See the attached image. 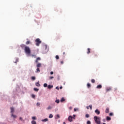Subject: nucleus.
Masks as SVG:
<instances>
[{
  "label": "nucleus",
  "instance_id": "1",
  "mask_svg": "<svg viewBox=\"0 0 124 124\" xmlns=\"http://www.w3.org/2000/svg\"><path fill=\"white\" fill-rule=\"evenodd\" d=\"M93 120L96 124H101V118L97 116L93 117Z\"/></svg>",
  "mask_w": 124,
  "mask_h": 124
},
{
  "label": "nucleus",
  "instance_id": "2",
  "mask_svg": "<svg viewBox=\"0 0 124 124\" xmlns=\"http://www.w3.org/2000/svg\"><path fill=\"white\" fill-rule=\"evenodd\" d=\"M24 50L26 55L28 56H30L31 55V49H30L29 46H26Z\"/></svg>",
  "mask_w": 124,
  "mask_h": 124
},
{
  "label": "nucleus",
  "instance_id": "3",
  "mask_svg": "<svg viewBox=\"0 0 124 124\" xmlns=\"http://www.w3.org/2000/svg\"><path fill=\"white\" fill-rule=\"evenodd\" d=\"M36 46H39L40 44H41V41L39 38H37L35 40Z\"/></svg>",
  "mask_w": 124,
  "mask_h": 124
},
{
  "label": "nucleus",
  "instance_id": "4",
  "mask_svg": "<svg viewBox=\"0 0 124 124\" xmlns=\"http://www.w3.org/2000/svg\"><path fill=\"white\" fill-rule=\"evenodd\" d=\"M72 119H73V117L71 116V115H70L68 118V121H69V122L71 123V122H72Z\"/></svg>",
  "mask_w": 124,
  "mask_h": 124
},
{
  "label": "nucleus",
  "instance_id": "5",
  "mask_svg": "<svg viewBox=\"0 0 124 124\" xmlns=\"http://www.w3.org/2000/svg\"><path fill=\"white\" fill-rule=\"evenodd\" d=\"M95 113L97 114V115H99V114H100V111H99V110L98 109H96L95 110Z\"/></svg>",
  "mask_w": 124,
  "mask_h": 124
},
{
  "label": "nucleus",
  "instance_id": "6",
  "mask_svg": "<svg viewBox=\"0 0 124 124\" xmlns=\"http://www.w3.org/2000/svg\"><path fill=\"white\" fill-rule=\"evenodd\" d=\"M20 47L22 48V49H26V47H27L26 46V45H24V44H21L20 45Z\"/></svg>",
  "mask_w": 124,
  "mask_h": 124
},
{
  "label": "nucleus",
  "instance_id": "7",
  "mask_svg": "<svg viewBox=\"0 0 124 124\" xmlns=\"http://www.w3.org/2000/svg\"><path fill=\"white\" fill-rule=\"evenodd\" d=\"M41 121L43 122V123H46V122H48V118L43 119Z\"/></svg>",
  "mask_w": 124,
  "mask_h": 124
},
{
  "label": "nucleus",
  "instance_id": "8",
  "mask_svg": "<svg viewBox=\"0 0 124 124\" xmlns=\"http://www.w3.org/2000/svg\"><path fill=\"white\" fill-rule=\"evenodd\" d=\"M14 111H15L14 108V107L11 108V113L12 114H13L14 113Z\"/></svg>",
  "mask_w": 124,
  "mask_h": 124
},
{
  "label": "nucleus",
  "instance_id": "9",
  "mask_svg": "<svg viewBox=\"0 0 124 124\" xmlns=\"http://www.w3.org/2000/svg\"><path fill=\"white\" fill-rule=\"evenodd\" d=\"M61 118V116H60L59 114H57L55 116V120H58V119H60Z\"/></svg>",
  "mask_w": 124,
  "mask_h": 124
},
{
  "label": "nucleus",
  "instance_id": "10",
  "mask_svg": "<svg viewBox=\"0 0 124 124\" xmlns=\"http://www.w3.org/2000/svg\"><path fill=\"white\" fill-rule=\"evenodd\" d=\"M36 87H40V84L39 83V81L35 83Z\"/></svg>",
  "mask_w": 124,
  "mask_h": 124
},
{
  "label": "nucleus",
  "instance_id": "11",
  "mask_svg": "<svg viewBox=\"0 0 124 124\" xmlns=\"http://www.w3.org/2000/svg\"><path fill=\"white\" fill-rule=\"evenodd\" d=\"M40 72V69L39 68H37L36 70L35 71L36 73H39Z\"/></svg>",
  "mask_w": 124,
  "mask_h": 124
},
{
  "label": "nucleus",
  "instance_id": "12",
  "mask_svg": "<svg viewBox=\"0 0 124 124\" xmlns=\"http://www.w3.org/2000/svg\"><path fill=\"white\" fill-rule=\"evenodd\" d=\"M102 88V86L101 84H99L97 86L96 89H101Z\"/></svg>",
  "mask_w": 124,
  "mask_h": 124
},
{
  "label": "nucleus",
  "instance_id": "13",
  "mask_svg": "<svg viewBox=\"0 0 124 124\" xmlns=\"http://www.w3.org/2000/svg\"><path fill=\"white\" fill-rule=\"evenodd\" d=\"M111 90H112V88L111 87H108L106 89V92H110Z\"/></svg>",
  "mask_w": 124,
  "mask_h": 124
},
{
  "label": "nucleus",
  "instance_id": "14",
  "mask_svg": "<svg viewBox=\"0 0 124 124\" xmlns=\"http://www.w3.org/2000/svg\"><path fill=\"white\" fill-rule=\"evenodd\" d=\"M37 67L39 68V67H41V63H38L37 65Z\"/></svg>",
  "mask_w": 124,
  "mask_h": 124
},
{
  "label": "nucleus",
  "instance_id": "15",
  "mask_svg": "<svg viewBox=\"0 0 124 124\" xmlns=\"http://www.w3.org/2000/svg\"><path fill=\"white\" fill-rule=\"evenodd\" d=\"M60 101L61 102H63V101H65V99L64 97H62Z\"/></svg>",
  "mask_w": 124,
  "mask_h": 124
},
{
  "label": "nucleus",
  "instance_id": "16",
  "mask_svg": "<svg viewBox=\"0 0 124 124\" xmlns=\"http://www.w3.org/2000/svg\"><path fill=\"white\" fill-rule=\"evenodd\" d=\"M11 117H13V119H15L17 116L16 115H14L13 113H12Z\"/></svg>",
  "mask_w": 124,
  "mask_h": 124
},
{
  "label": "nucleus",
  "instance_id": "17",
  "mask_svg": "<svg viewBox=\"0 0 124 124\" xmlns=\"http://www.w3.org/2000/svg\"><path fill=\"white\" fill-rule=\"evenodd\" d=\"M45 50H46V52L49 51V48H47V45H45Z\"/></svg>",
  "mask_w": 124,
  "mask_h": 124
},
{
  "label": "nucleus",
  "instance_id": "18",
  "mask_svg": "<svg viewBox=\"0 0 124 124\" xmlns=\"http://www.w3.org/2000/svg\"><path fill=\"white\" fill-rule=\"evenodd\" d=\"M19 62V58H16V62H15V63H17V62Z\"/></svg>",
  "mask_w": 124,
  "mask_h": 124
},
{
  "label": "nucleus",
  "instance_id": "19",
  "mask_svg": "<svg viewBox=\"0 0 124 124\" xmlns=\"http://www.w3.org/2000/svg\"><path fill=\"white\" fill-rule=\"evenodd\" d=\"M106 120L107 121H111V118L109 116H107Z\"/></svg>",
  "mask_w": 124,
  "mask_h": 124
},
{
  "label": "nucleus",
  "instance_id": "20",
  "mask_svg": "<svg viewBox=\"0 0 124 124\" xmlns=\"http://www.w3.org/2000/svg\"><path fill=\"white\" fill-rule=\"evenodd\" d=\"M47 88L48 89H52V88H53V85H51L49 84L47 86Z\"/></svg>",
  "mask_w": 124,
  "mask_h": 124
},
{
  "label": "nucleus",
  "instance_id": "21",
  "mask_svg": "<svg viewBox=\"0 0 124 124\" xmlns=\"http://www.w3.org/2000/svg\"><path fill=\"white\" fill-rule=\"evenodd\" d=\"M16 92H17V93H19L20 92V87H17L16 88Z\"/></svg>",
  "mask_w": 124,
  "mask_h": 124
},
{
  "label": "nucleus",
  "instance_id": "22",
  "mask_svg": "<svg viewBox=\"0 0 124 124\" xmlns=\"http://www.w3.org/2000/svg\"><path fill=\"white\" fill-rule=\"evenodd\" d=\"M106 113H108L109 112V108H107L105 110Z\"/></svg>",
  "mask_w": 124,
  "mask_h": 124
},
{
  "label": "nucleus",
  "instance_id": "23",
  "mask_svg": "<svg viewBox=\"0 0 124 124\" xmlns=\"http://www.w3.org/2000/svg\"><path fill=\"white\" fill-rule=\"evenodd\" d=\"M33 90L35 91V92H38V91H39V89L37 88H34Z\"/></svg>",
  "mask_w": 124,
  "mask_h": 124
},
{
  "label": "nucleus",
  "instance_id": "24",
  "mask_svg": "<svg viewBox=\"0 0 124 124\" xmlns=\"http://www.w3.org/2000/svg\"><path fill=\"white\" fill-rule=\"evenodd\" d=\"M51 109H52V107L50 106H49L46 108L47 110H51Z\"/></svg>",
  "mask_w": 124,
  "mask_h": 124
},
{
  "label": "nucleus",
  "instance_id": "25",
  "mask_svg": "<svg viewBox=\"0 0 124 124\" xmlns=\"http://www.w3.org/2000/svg\"><path fill=\"white\" fill-rule=\"evenodd\" d=\"M31 123L32 124H36V122L34 120H32L31 122Z\"/></svg>",
  "mask_w": 124,
  "mask_h": 124
},
{
  "label": "nucleus",
  "instance_id": "26",
  "mask_svg": "<svg viewBox=\"0 0 124 124\" xmlns=\"http://www.w3.org/2000/svg\"><path fill=\"white\" fill-rule=\"evenodd\" d=\"M44 88H47V87H48V84H47V83L44 84Z\"/></svg>",
  "mask_w": 124,
  "mask_h": 124
},
{
  "label": "nucleus",
  "instance_id": "27",
  "mask_svg": "<svg viewBox=\"0 0 124 124\" xmlns=\"http://www.w3.org/2000/svg\"><path fill=\"white\" fill-rule=\"evenodd\" d=\"M31 79L33 81H34V80H35V79H36L35 77H31Z\"/></svg>",
  "mask_w": 124,
  "mask_h": 124
},
{
  "label": "nucleus",
  "instance_id": "28",
  "mask_svg": "<svg viewBox=\"0 0 124 124\" xmlns=\"http://www.w3.org/2000/svg\"><path fill=\"white\" fill-rule=\"evenodd\" d=\"M31 96L32 98H35V95H34V94H32L31 95Z\"/></svg>",
  "mask_w": 124,
  "mask_h": 124
},
{
  "label": "nucleus",
  "instance_id": "29",
  "mask_svg": "<svg viewBox=\"0 0 124 124\" xmlns=\"http://www.w3.org/2000/svg\"><path fill=\"white\" fill-rule=\"evenodd\" d=\"M55 102L56 103H60V100L59 99H57L56 100H55Z\"/></svg>",
  "mask_w": 124,
  "mask_h": 124
},
{
  "label": "nucleus",
  "instance_id": "30",
  "mask_svg": "<svg viewBox=\"0 0 124 124\" xmlns=\"http://www.w3.org/2000/svg\"><path fill=\"white\" fill-rule=\"evenodd\" d=\"M85 117L86 118H90V115L89 114H86Z\"/></svg>",
  "mask_w": 124,
  "mask_h": 124
},
{
  "label": "nucleus",
  "instance_id": "31",
  "mask_svg": "<svg viewBox=\"0 0 124 124\" xmlns=\"http://www.w3.org/2000/svg\"><path fill=\"white\" fill-rule=\"evenodd\" d=\"M49 119H52V118H53V114H50L49 115Z\"/></svg>",
  "mask_w": 124,
  "mask_h": 124
},
{
  "label": "nucleus",
  "instance_id": "32",
  "mask_svg": "<svg viewBox=\"0 0 124 124\" xmlns=\"http://www.w3.org/2000/svg\"><path fill=\"white\" fill-rule=\"evenodd\" d=\"M91 87V84H90L89 83H87V88H90Z\"/></svg>",
  "mask_w": 124,
  "mask_h": 124
},
{
  "label": "nucleus",
  "instance_id": "33",
  "mask_svg": "<svg viewBox=\"0 0 124 124\" xmlns=\"http://www.w3.org/2000/svg\"><path fill=\"white\" fill-rule=\"evenodd\" d=\"M91 53V51H90V48H88V52H87V54H89Z\"/></svg>",
  "mask_w": 124,
  "mask_h": 124
},
{
  "label": "nucleus",
  "instance_id": "34",
  "mask_svg": "<svg viewBox=\"0 0 124 124\" xmlns=\"http://www.w3.org/2000/svg\"><path fill=\"white\" fill-rule=\"evenodd\" d=\"M91 82H92V83H93L95 82V80L94 79H92Z\"/></svg>",
  "mask_w": 124,
  "mask_h": 124
},
{
  "label": "nucleus",
  "instance_id": "35",
  "mask_svg": "<svg viewBox=\"0 0 124 124\" xmlns=\"http://www.w3.org/2000/svg\"><path fill=\"white\" fill-rule=\"evenodd\" d=\"M32 120H36V117L35 116L32 117Z\"/></svg>",
  "mask_w": 124,
  "mask_h": 124
},
{
  "label": "nucleus",
  "instance_id": "36",
  "mask_svg": "<svg viewBox=\"0 0 124 124\" xmlns=\"http://www.w3.org/2000/svg\"><path fill=\"white\" fill-rule=\"evenodd\" d=\"M87 124H92V123L90 121H87Z\"/></svg>",
  "mask_w": 124,
  "mask_h": 124
},
{
  "label": "nucleus",
  "instance_id": "37",
  "mask_svg": "<svg viewBox=\"0 0 124 124\" xmlns=\"http://www.w3.org/2000/svg\"><path fill=\"white\" fill-rule=\"evenodd\" d=\"M30 42H31L30 41H28L26 42V44L27 45H29V44H30Z\"/></svg>",
  "mask_w": 124,
  "mask_h": 124
},
{
  "label": "nucleus",
  "instance_id": "38",
  "mask_svg": "<svg viewBox=\"0 0 124 124\" xmlns=\"http://www.w3.org/2000/svg\"><path fill=\"white\" fill-rule=\"evenodd\" d=\"M56 60H59V59H60V57H59L58 55H56L55 57Z\"/></svg>",
  "mask_w": 124,
  "mask_h": 124
},
{
  "label": "nucleus",
  "instance_id": "39",
  "mask_svg": "<svg viewBox=\"0 0 124 124\" xmlns=\"http://www.w3.org/2000/svg\"><path fill=\"white\" fill-rule=\"evenodd\" d=\"M89 107H90V108L91 109V110H92V108H93V106L92 105H90Z\"/></svg>",
  "mask_w": 124,
  "mask_h": 124
},
{
  "label": "nucleus",
  "instance_id": "40",
  "mask_svg": "<svg viewBox=\"0 0 124 124\" xmlns=\"http://www.w3.org/2000/svg\"><path fill=\"white\" fill-rule=\"evenodd\" d=\"M36 105H37V106H40V103H39V102L37 103Z\"/></svg>",
  "mask_w": 124,
  "mask_h": 124
},
{
  "label": "nucleus",
  "instance_id": "41",
  "mask_svg": "<svg viewBox=\"0 0 124 124\" xmlns=\"http://www.w3.org/2000/svg\"><path fill=\"white\" fill-rule=\"evenodd\" d=\"M52 79H54V77H49V79L52 80Z\"/></svg>",
  "mask_w": 124,
  "mask_h": 124
},
{
  "label": "nucleus",
  "instance_id": "42",
  "mask_svg": "<svg viewBox=\"0 0 124 124\" xmlns=\"http://www.w3.org/2000/svg\"><path fill=\"white\" fill-rule=\"evenodd\" d=\"M76 117V115L75 114H74L73 117V119H74V120H75Z\"/></svg>",
  "mask_w": 124,
  "mask_h": 124
},
{
  "label": "nucleus",
  "instance_id": "43",
  "mask_svg": "<svg viewBox=\"0 0 124 124\" xmlns=\"http://www.w3.org/2000/svg\"><path fill=\"white\" fill-rule=\"evenodd\" d=\"M36 60H37V61H40L41 59H40V57H38V58L36 59Z\"/></svg>",
  "mask_w": 124,
  "mask_h": 124
},
{
  "label": "nucleus",
  "instance_id": "44",
  "mask_svg": "<svg viewBox=\"0 0 124 124\" xmlns=\"http://www.w3.org/2000/svg\"><path fill=\"white\" fill-rule=\"evenodd\" d=\"M53 74H54V72L53 71L50 72V75H53Z\"/></svg>",
  "mask_w": 124,
  "mask_h": 124
},
{
  "label": "nucleus",
  "instance_id": "45",
  "mask_svg": "<svg viewBox=\"0 0 124 124\" xmlns=\"http://www.w3.org/2000/svg\"><path fill=\"white\" fill-rule=\"evenodd\" d=\"M109 116H113V113L112 112H110L109 113Z\"/></svg>",
  "mask_w": 124,
  "mask_h": 124
},
{
  "label": "nucleus",
  "instance_id": "46",
  "mask_svg": "<svg viewBox=\"0 0 124 124\" xmlns=\"http://www.w3.org/2000/svg\"><path fill=\"white\" fill-rule=\"evenodd\" d=\"M56 90H60V88H59V87L57 86V87H56Z\"/></svg>",
  "mask_w": 124,
  "mask_h": 124
},
{
  "label": "nucleus",
  "instance_id": "47",
  "mask_svg": "<svg viewBox=\"0 0 124 124\" xmlns=\"http://www.w3.org/2000/svg\"><path fill=\"white\" fill-rule=\"evenodd\" d=\"M19 120H20V121H23V118L22 117H20Z\"/></svg>",
  "mask_w": 124,
  "mask_h": 124
},
{
  "label": "nucleus",
  "instance_id": "48",
  "mask_svg": "<svg viewBox=\"0 0 124 124\" xmlns=\"http://www.w3.org/2000/svg\"><path fill=\"white\" fill-rule=\"evenodd\" d=\"M35 62H36V63H37L38 62V60H37V59L35 61Z\"/></svg>",
  "mask_w": 124,
  "mask_h": 124
},
{
  "label": "nucleus",
  "instance_id": "49",
  "mask_svg": "<svg viewBox=\"0 0 124 124\" xmlns=\"http://www.w3.org/2000/svg\"><path fill=\"white\" fill-rule=\"evenodd\" d=\"M61 63L62 64H63V61H61Z\"/></svg>",
  "mask_w": 124,
  "mask_h": 124
},
{
  "label": "nucleus",
  "instance_id": "50",
  "mask_svg": "<svg viewBox=\"0 0 124 124\" xmlns=\"http://www.w3.org/2000/svg\"><path fill=\"white\" fill-rule=\"evenodd\" d=\"M74 111H75V112H76V111H77V109L76 108H75L74 109Z\"/></svg>",
  "mask_w": 124,
  "mask_h": 124
},
{
  "label": "nucleus",
  "instance_id": "51",
  "mask_svg": "<svg viewBox=\"0 0 124 124\" xmlns=\"http://www.w3.org/2000/svg\"><path fill=\"white\" fill-rule=\"evenodd\" d=\"M60 90H62V86H61V87H60Z\"/></svg>",
  "mask_w": 124,
  "mask_h": 124
},
{
  "label": "nucleus",
  "instance_id": "52",
  "mask_svg": "<svg viewBox=\"0 0 124 124\" xmlns=\"http://www.w3.org/2000/svg\"><path fill=\"white\" fill-rule=\"evenodd\" d=\"M33 57H34V58H36V55H32Z\"/></svg>",
  "mask_w": 124,
  "mask_h": 124
},
{
  "label": "nucleus",
  "instance_id": "53",
  "mask_svg": "<svg viewBox=\"0 0 124 124\" xmlns=\"http://www.w3.org/2000/svg\"><path fill=\"white\" fill-rule=\"evenodd\" d=\"M103 122H105V119H103Z\"/></svg>",
  "mask_w": 124,
  "mask_h": 124
},
{
  "label": "nucleus",
  "instance_id": "54",
  "mask_svg": "<svg viewBox=\"0 0 124 124\" xmlns=\"http://www.w3.org/2000/svg\"><path fill=\"white\" fill-rule=\"evenodd\" d=\"M87 109H89V106L86 107Z\"/></svg>",
  "mask_w": 124,
  "mask_h": 124
},
{
  "label": "nucleus",
  "instance_id": "55",
  "mask_svg": "<svg viewBox=\"0 0 124 124\" xmlns=\"http://www.w3.org/2000/svg\"><path fill=\"white\" fill-rule=\"evenodd\" d=\"M65 52H63V55H65Z\"/></svg>",
  "mask_w": 124,
  "mask_h": 124
},
{
  "label": "nucleus",
  "instance_id": "56",
  "mask_svg": "<svg viewBox=\"0 0 124 124\" xmlns=\"http://www.w3.org/2000/svg\"><path fill=\"white\" fill-rule=\"evenodd\" d=\"M61 121L60 120H58V123H60Z\"/></svg>",
  "mask_w": 124,
  "mask_h": 124
},
{
  "label": "nucleus",
  "instance_id": "57",
  "mask_svg": "<svg viewBox=\"0 0 124 124\" xmlns=\"http://www.w3.org/2000/svg\"><path fill=\"white\" fill-rule=\"evenodd\" d=\"M63 124H66L65 122L63 123Z\"/></svg>",
  "mask_w": 124,
  "mask_h": 124
},
{
  "label": "nucleus",
  "instance_id": "58",
  "mask_svg": "<svg viewBox=\"0 0 124 124\" xmlns=\"http://www.w3.org/2000/svg\"><path fill=\"white\" fill-rule=\"evenodd\" d=\"M103 124H106V123H103Z\"/></svg>",
  "mask_w": 124,
  "mask_h": 124
},
{
  "label": "nucleus",
  "instance_id": "59",
  "mask_svg": "<svg viewBox=\"0 0 124 124\" xmlns=\"http://www.w3.org/2000/svg\"><path fill=\"white\" fill-rule=\"evenodd\" d=\"M65 83H64V85H65Z\"/></svg>",
  "mask_w": 124,
  "mask_h": 124
},
{
  "label": "nucleus",
  "instance_id": "60",
  "mask_svg": "<svg viewBox=\"0 0 124 124\" xmlns=\"http://www.w3.org/2000/svg\"><path fill=\"white\" fill-rule=\"evenodd\" d=\"M58 80H59V78H58Z\"/></svg>",
  "mask_w": 124,
  "mask_h": 124
}]
</instances>
